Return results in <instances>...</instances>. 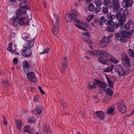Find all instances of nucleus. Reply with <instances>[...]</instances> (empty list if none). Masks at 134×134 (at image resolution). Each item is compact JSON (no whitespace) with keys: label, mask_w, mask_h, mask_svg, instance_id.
<instances>
[{"label":"nucleus","mask_w":134,"mask_h":134,"mask_svg":"<svg viewBox=\"0 0 134 134\" xmlns=\"http://www.w3.org/2000/svg\"><path fill=\"white\" fill-rule=\"evenodd\" d=\"M27 5L23 6V7H20L15 12L16 16L12 18L14 26L17 27L19 25H23L25 22V15H26V12L25 9L28 10L30 9V7Z\"/></svg>","instance_id":"nucleus-1"},{"label":"nucleus","mask_w":134,"mask_h":134,"mask_svg":"<svg viewBox=\"0 0 134 134\" xmlns=\"http://www.w3.org/2000/svg\"><path fill=\"white\" fill-rule=\"evenodd\" d=\"M107 61H104V59L102 58V57H100L98 58V60L100 63L105 65L108 64V62L111 61V62L115 64H117L119 61L117 60L115 57L111 55L109 52L108 53L106 57Z\"/></svg>","instance_id":"nucleus-2"},{"label":"nucleus","mask_w":134,"mask_h":134,"mask_svg":"<svg viewBox=\"0 0 134 134\" xmlns=\"http://www.w3.org/2000/svg\"><path fill=\"white\" fill-rule=\"evenodd\" d=\"M78 13V11L76 9H74L71 10L69 14L65 16V20L68 22H70L72 20H74L77 23H79V20L76 18V15Z\"/></svg>","instance_id":"nucleus-3"},{"label":"nucleus","mask_w":134,"mask_h":134,"mask_svg":"<svg viewBox=\"0 0 134 134\" xmlns=\"http://www.w3.org/2000/svg\"><path fill=\"white\" fill-rule=\"evenodd\" d=\"M53 20H52L54 28L53 29V32L54 35H57L58 32V29L59 27L60 19L59 16L57 14H54Z\"/></svg>","instance_id":"nucleus-4"},{"label":"nucleus","mask_w":134,"mask_h":134,"mask_svg":"<svg viewBox=\"0 0 134 134\" xmlns=\"http://www.w3.org/2000/svg\"><path fill=\"white\" fill-rule=\"evenodd\" d=\"M105 24L108 25L106 29V31L110 33H113L115 31V28L118 29L119 27V25L116 22H113L112 21H107Z\"/></svg>","instance_id":"nucleus-5"},{"label":"nucleus","mask_w":134,"mask_h":134,"mask_svg":"<svg viewBox=\"0 0 134 134\" xmlns=\"http://www.w3.org/2000/svg\"><path fill=\"white\" fill-rule=\"evenodd\" d=\"M128 13L127 10H125L124 11V14H121L119 13L116 15V17L117 19L119 20L118 21L119 25L123 26L124 24L126 21V15Z\"/></svg>","instance_id":"nucleus-6"},{"label":"nucleus","mask_w":134,"mask_h":134,"mask_svg":"<svg viewBox=\"0 0 134 134\" xmlns=\"http://www.w3.org/2000/svg\"><path fill=\"white\" fill-rule=\"evenodd\" d=\"M117 107L119 110L122 114L125 113L126 111V106L123 100H121L118 102Z\"/></svg>","instance_id":"nucleus-7"},{"label":"nucleus","mask_w":134,"mask_h":134,"mask_svg":"<svg viewBox=\"0 0 134 134\" xmlns=\"http://www.w3.org/2000/svg\"><path fill=\"white\" fill-rule=\"evenodd\" d=\"M115 71L118 74V75L120 76H124L125 75L126 72L121 65H119L116 66L114 68Z\"/></svg>","instance_id":"nucleus-8"},{"label":"nucleus","mask_w":134,"mask_h":134,"mask_svg":"<svg viewBox=\"0 0 134 134\" xmlns=\"http://www.w3.org/2000/svg\"><path fill=\"white\" fill-rule=\"evenodd\" d=\"M111 7L114 11H118L119 9L120 8L119 0H112L111 2Z\"/></svg>","instance_id":"nucleus-9"},{"label":"nucleus","mask_w":134,"mask_h":134,"mask_svg":"<svg viewBox=\"0 0 134 134\" xmlns=\"http://www.w3.org/2000/svg\"><path fill=\"white\" fill-rule=\"evenodd\" d=\"M27 75L29 80L31 82H35L37 79L35 74L32 72L27 73Z\"/></svg>","instance_id":"nucleus-10"},{"label":"nucleus","mask_w":134,"mask_h":134,"mask_svg":"<svg viewBox=\"0 0 134 134\" xmlns=\"http://www.w3.org/2000/svg\"><path fill=\"white\" fill-rule=\"evenodd\" d=\"M22 53L24 56L27 58L29 57L32 54L31 49L30 48L23 49L22 50Z\"/></svg>","instance_id":"nucleus-11"},{"label":"nucleus","mask_w":134,"mask_h":134,"mask_svg":"<svg viewBox=\"0 0 134 134\" xmlns=\"http://www.w3.org/2000/svg\"><path fill=\"white\" fill-rule=\"evenodd\" d=\"M22 64L24 72L27 73L29 71L31 67L29 63L26 60H25L23 62Z\"/></svg>","instance_id":"nucleus-12"},{"label":"nucleus","mask_w":134,"mask_h":134,"mask_svg":"<svg viewBox=\"0 0 134 134\" xmlns=\"http://www.w3.org/2000/svg\"><path fill=\"white\" fill-rule=\"evenodd\" d=\"M67 59L66 57H65L63 58V60L62 61V66L60 69L62 73H64L65 69L67 67Z\"/></svg>","instance_id":"nucleus-13"},{"label":"nucleus","mask_w":134,"mask_h":134,"mask_svg":"<svg viewBox=\"0 0 134 134\" xmlns=\"http://www.w3.org/2000/svg\"><path fill=\"white\" fill-rule=\"evenodd\" d=\"M96 55L97 56H102L103 58H106L108 52L107 51L99 50H96Z\"/></svg>","instance_id":"nucleus-14"},{"label":"nucleus","mask_w":134,"mask_h":134,"mask_svg":"<svg viewBox=\"0 0 134 134\" xmlns=\"http://www.w3.org/2000/svg\"><path fill=\"white\" fill-rule=\"evenodd\" d=\"M94 80L98 86L102 88L103 91H104L105 88L107 86L106 84L103 83L99 80L95 79Z\"/></svg>","instance_id":"nucleus-15"},{"label":"nucleus","mask_w":134,"mask_h":134,"mask_svg":"<svg viewBox=\"0 0 134 134\" xmlns=\"http://www.w3.org/2000/svg\"><path fill=\"white\" fill-rule=\"evenodd\" d=\"M95 114L96 116L101 120H103L105 118L104 112L102 111H97L95 112Z\"/></svg>","instance_id":"nucleus-16"},{"label":"nucleus","mask_w":134,"mask_h":134,"mask_svg":"<svg viewBox=\"0 0 134 134\" xmlns=\"http://www.w3.org/2000/svg\"><path fill=\"white\" fill-rule=\"evenodd\" d=\"M35 38H34L31 41L30 40H28L27 42L25 43L23 46L24 48H32L34 44V39Z\"/></svg>","instance_id":"nucleus-17"},{"label":"nucleus","mask_w":134,"mask_h":134,"mask_svg":"<svg viewBox=\"0 0 134 134\" xmlns=\"http://www.w3.org/2000/svg\"><path fill=\"white\" fill-rule=\"evenodd\" d=\"M133 2L131 0H124L122 4L124 7L128 8L129 6H131L133 4Z\"/></svg>","instance_id":"nucleus-18"},{"label":"nucleus","mask_w":134,"mask_h":134,"mask_svg":"<svg viewBox=\"0 0 134 134\" xmlns=\"http://www.w3.org/2000/svg\"><path fill=\"white\" fill-rule=\"evenodd\" d=\"M106 37L104 36L103 37V38L100 41L99 44V46L102 48L105 47L107 46V44L105 43V40Z\"/></svg>","instance_id":"nucleus-19"},{"label":"nucleus","mask_w":134,"mask_h":134,"mask_svg":"<svg viewBox=\"0 0 134 134\" xmlns=\"http://www.w3.org/2000/svg\"><path fill=\"white\" fill-rule=\"evenodd\" d=\"M107 16L108 20V21H112L113 22H114L113 20L116 17V16L115 15L110 14H108L107 15Z\"/></svg>","instance_id":"nucleus-20"},{"label":"nucleus","mask_w":134,"mask_h":134,"mask_svg":"<svg viewBox=\"0 0 134 134\" xmlns=\"http://www.w3.org/2000/svg\"><path fill=\"white\" fill-rule=\"evenodd\" d=\"M89 87L88 88L90 89H92L93 88H95L96 87V85L95 83L93 81L90 82L88 83Z\"/></svg>","instance_id":"nucleus-21"},{"label":"nucleus","mask_w":134,"mask_h":134,"mask_svg":"<svg viewBox=\"0 0 134 134\" xmlns=\"http://www.w3.org/2000/svg\"><path fill=\"white\" fill-rule=\"evenodd\" d=\"M109 86L111 88L114 87V83L112 81H111L107 76H106Z\"/></svg>","instance_id":"nucleus-22"},{"label":"nucleus","mask_w":134,"mask_h":134,"mask_svg":"<svg viewBox=\"0 0 134 134\" xmlns=\"http://www.w3.org/2000/svg\"><path fill=\"white\" fill-rule=\"evenodd\" d=\"M121 59L123 61L126 62H128L129 61L130 59L128 58L127 55L125 53L123 54L122 55L121 57Z\"/></svg>","instance_id":"nucleus-23"},{"label":"nucleus","mask_w":134,"mask_h":134,"mask_svg":"<svg viewBox=\"0 0 134 134\" xmlns=\"http://www.w3.org/2000/svg\"><path fill=\"white\" fill-rule=\"evenodd\" d=\"M108 21L105 20V18L103 16H102L101 17L99 21V24L102 25L103 24V23H104L105 24V23H107Z\"/></svg>","instance_id":"nucleus-24"},{"label":"nucleus","mask_w":134,"mask_h":134,"mask_svg":"<svg viewBox=\"0 0 134 134\" xmlns=\"http://www.w3.org/2000/svg\"><path fill=\"white\" fill-rule=\"evenodd\" d=\"M16 123L17 125V128L19 130H20L21 127V121L20 120H16Z\"/></svg>","instance_id":"nucleus-25"},{"label":"nucleus","mask_w":134,"mask_h":134,"mask_svg":"<svg viewBox=\"0 0 134 134\" xmlns=\"http://www.w3.org/2000/svg\"><path fill=\"white\" fill-rule=\"evenodd\" d=\"M121 37H129L128 33L126 31L123 30L120 32Z\"/></svg>","instance_id":"nucleus-26"},{"label":"nucleus","mask_w":134,"mask_h":134,"mask_svg":"<svg viewBox=\"0 0 134 134\" xmlns=\"http://www.w3.org/2000/svg\"><path fill=\"white\" fill-rule=\"evenodd\" d=\"M106 94L109 96H111L113 95V92L111 89L108 88L106 90Z\"/></svg>","instance_id":"nucleus-27"},{"label":"nucleus","mask_w":134,"mask_h":134,"mask_svg":"<svg viewBox=\"0 0 134 134\" xmlns=\"http://www.w3.org/2000/svg\"><path fill=\"white\" fill-rule=\"evenodd\" d=\"M96 5L97 7H100L102 4V1L99 0H97L95 2Z\"/></svg>","instance_id":"nucleus-28"},{"label":"nucleus","mask_w":134,"mask_h":134,"mask_svg":"<svg viewBox=\"0 0 134 134\" xmlns=\"http://www.w3.org/2000/svg\"><path fill=\"white\" fill-rule=\"evenodd\" d=\"M94 6L92 3L90 4L88 7V10L90 11H93L94 10Z\"/></svg>","instance_id":"nucleus-29"},{"label":"nucleus","mask_w":134,"mask_h":134,"mask_svg":"<svg viewBox=\"0 0 134 134\" xmlns=\"http://www.w3.org/2000/svg\"><path fill=\"white\" fill-rule=\"evenodd\" d=\"M111 0H104L103 4L104 6H107L110 3Z\"/></svg>","instance_id":"nucleus-30"},{"label":"nucleus","mask_w":134,"mask_h":134,"mask_svg":"<svg viewBox=\"0 0 134 134\" xmlns=\"http://www.w3.org/2000/svg\"><path fill=\"white\" fill-rule=\"evenodd\" d=\"M102 11L104 14H107L108 12V8L107 7H103L102 8Z\"/></svg>","instance_id":"nucleus-31"},{"label":"nucleus","mask_w":134,"mask_h":134,"mask_svg":"<svg viewBox=\"0 0 134 134\" xmlns=\"http://www.w3.org/2000/svg\"><path fill=\"white\" fill-rule=\"evenodd\" d=\"M37 114H40L41 113L42 111L43 110V108L42 107L38 106L37 107Z\"/></svg>","instance_id":"nucleus-32"},{"label":"nucleus","mask_w":134,"mask_h":134,"mask_svg":"<svg viewBox=\"0 0 134 134\" xmlns=\"http://www.w3.org/2000/svg\"><path fill=\"white\" fill-rule=\"evenodd\" d=\"M128 53L130 56L134 57V52L132 50L129 49L128 50Z\"/></svg>","instance_id":"nucleus-33"},{"label":"nucleus","mask_w":134,"mask_h":134,"mask_svg":"<svg viewBox=\"0 0 134 134\" xmlns=\"http://www.w3.org/2000/svg\"><path fill=\"white\" fill-rule=\"evenodd\" d=\"M121 37L120 39V42H126L127 41V37Z\"/></svg>","instance_id":"nucleus-34"},{"label":"nucleus","mask_w":134,"mask_h":134,"mask_svg":"<svg viewBox=\"0 0 134 134\" xmlns=\"http://www.w3.org/2000/svg\"><path fill=\"white\" fill-rule=\"evenodd\" d=\"M75 25L79 28L85 31H87V30L86 29V28H85L83 26H81V25H79L77 24H75Z\"/></svg>","instance_id":"nucleus-35"},{"label":"nucleus","mask_w":134,"mask_h":134,"mask_svg":"<svg viewBox=\"0 0 134 134\" xmlns=\"http://www.w3.org/2000/svg\"><path fill=\"white\" fill-rule=\"evenodd\" d=\"M19 1H20L21 2L19 4V7H23V4H24L23 3H26L27 2L28 0H18Z\"/></svg>","instance_id":"nucleus-36"},{"label":"nucleus","mask_w":134,"mask_h":134,"mask_svg":"<svg viewBox=\"0 0 134 134\" xmlns=\"http://www.w3.org/2000/svg\"><path fill=\"white\" fill-rule=\"evenodd\" d=\"M49 48L48 47L46 48L43 52H40L39 54L41 55L43 54L47 53L49 50Z\"/></svg>","instance_id":"nucleus-37"},{"label":"nucleus","mask_w":134,"mask_h":134,"mask_svg":"<svg viewBox=\"0 0 134 134\" xmlns=\"http://www.w3.org/2000/svg\"><path fill=\"white\" fill-rule=\"evenodd\" d=\"M114 109L112 108H111L108 109L107 113L108 114H110L112 113L114 111Z\"/></svg>","instance_id":"nucleus-38"},{"label":"nucleus","mask_w":134,"mask_h":134,"mask_svg":"<svg viewBox=\"0 0 134 134\" xmlns=\"http://www.w3.org/2000/svg\"><path fill=\"white\" fill-rule=\"evenodd\" d=\"M94 17L93 15H89L87 19V21L88 22H90L93 18Z\"/></svg>","instance_id":"nucleus-39"},{"label":"nucleus","mask_w":134,"mask_h":134,"mask_svg":"<svg viewBox=\"0 0 134 134\" xmlns=\"http://www.w3.org/2000/svg\"><path fill=\"white\" fill-rule=\"evenodd\" d=\"M3 86L5 87H8L9 85V83L8 81H3Z\"/></svg>","instance_id":"nucleus-40"},{"label":"nucleus","mask_w":134,"mask_h":134,"mask_svg":"<svg viewBox=\"0 0 134 134\" xmlns=\"http://www.w3.org/2000/svg\"><path fill=\"white\" fill-rule=\"evenodd\" d=\"M30 127V126L29 125L26 126L24 129V131L25 132H29L28 130H29Z\"/></svg>","instance_id":"nucleus-41"},{"label":"nucleus","mask_w":134,"mask_h":134,"mask_svg":"<svg viewBox=\"0 0 134 134\" xmlns=\"http://www.w3.org/2000/svg\"><path fill=\"white\" fill-rule=\"evenodd\" d=\"M130 26L129 24L127 23L126 24L124 25V29L127 30H128L130 29Z\"/></svg>","instance_id":"nucleus-42"},{"label":"nucleus","mask_w":134,"mask_h":134,"mask_svg":"<svg viewBox=\"0 0 134 134\" xmlns=\"http://www.w3.org/2000/svg\"><path fill=\"white\" fill-rule=\"evenodd\" d=\"M101 8L100 7H96L95 8V10L96 12H98L101 10Z\"/></svg>","instance_id":"nucleus-43"},{"label":"nucleus","mask_w":134,"mask_h":134,"mask_svg":"<svg viewBox=\"0 0 134 134\" xmlns=\"http://www.w3.org/2000/svg\"><path fill=\"white\" fill-rule=\"evenodd\" d=\"M38 88L39 89L40 92L42 94H45L42 88L40 86H38Z\"/></svg>","instance_id":"nucleus-44"},{"label":"nucleus","mask_w":134,"mask_h":134,"mask_svg":"<svg viewBox=\"0 0 134 134\" xmlns=\"http://www.w3.org/2000/svg\"><path fill=\"white\" fill-rule=\"evenodd\" d=\"M34 118H29L28 120V122L30 123L34 122Z\"/></svg>","instance_id":"nucleus-45"},{"label":"nucleus","mask_w":134,"mask_h":134,"mask_svg":"<svg viewBox=\"0 0 134 134\" xmlns=\"http://www.w3.org/2000/svg\"><path fill=\"white\" fill-rule=\"evenodd\" d=\"M18 62V58H14L13 59V62L15 64H16Z\"/></svg>","instance_id":"nucleus-46"},{"label":"nucleus","mask_w":134,"mask_h":134,"mask_svg":"<svg viewBox=\"0 0 134 134\" xmlns=\"http://www.w3.org/2000/svg\"><path fill=\"white\" fill-rule=\"evenodd\" d=\"M96 50H94L93 52H90V54L92 56H94L96 55Z\"/></svg>","instance_id":"nucleus-47"},{"label":"nucleus","mask_w":134,"mask_h":134,"mask_svg":"<svg viewBox=\"0 0 134 134\" xmlns=\"http://www.w3.org/2000/svg\"><path fill=\"white\" fill-rule=\"evenodd\" d=\"M134 30H130L128 32V34L129 36V37H130L131 35L132 34V33L134 32Z\"/></svg>","instance_id":"nucleus-48"},{"label":"nucleus","mask_w":134,"mask_h":134,"mask_svg":"<svg viewBox=\"0 0 134 134\" xmlns=\"http://www.w3.org/2000/svg\"><path fill=\"white\" fill-rule=\"evenodd\" d=\"M83 35L88 37H90V35L89 33L88 32H85L83 34Z\"/></svg>","instance_id":"nucleus-49"},{"label":"nucleus","mask_w":134,"mask_h":134,"mask_svg":"<svg viewBox=\"0 0 134 134\" xmlns=\"http://www.w3.org/2000/svg\"><path fill=\"white\" fill-rule=\"evenodd\" d=\"M30 36L28 35H25L23 36V38L26 40H27V39H28Z\"/></svg>","instance_id":"nucleus-50"},{"label":"nucleus","mask_w":134,"mask_h":134,"mask_svg":"<svg viewBox=\"0 0 134 134\" xmlns=\"http://www.w3.org/2000/svg\"><path fill=\"white\" fill-rule=\"evenodd\" d=\"M38 96L37 95H36L34 97V101L36 102H37L38 101Z\"/></svg>","instance_id":"nucleus-51"},{"label":"nucleus","mask_w":134,"mask_h":134,"mask_svg":"<svg viewBox=\"0 0 134 134\" xmlns=\"http://www.w3.org/2000/svg\"><path fill=\"white\" fill-rule=\"evenodd\" d=\"M13 45V43L11 42L9 43L8 47V48H10V49H12V48Z\"/></svg>","instance_id":"nucleus-52"},{"label":"nucleus","mask_w":134,"mask_h":134,"mask_svg":"<svg viewBox=\"0 0 134 134\" xmlns=\"http://www.w3.org/2000/svg\"><path fill=\"white\" fill-rule=\"evenodd\" d=\"M11 52L12 53H14V54H18V55L19 54L16 51L15 49L14 50H13V49L12 51Z\"/></svg>","instance_id":"nucleus-53"},{"label":"nucleus","mask_w":134,"mask_h":134,"mask_svg":"<svg viewBox=\"0 0 134 134\" xmlns=\"http://www.w3.org/2000/svg\"><path fill=\"white\" fill-rule=\"evenodd\" d=\"M115 35L116 37L117 38H119L120 37V34L118 33L115 34Z\"/></svg>","instance_id":"nucleus-54"},{"label":"nucleus","mask_w":134,"mask_h":134,"mask_svg":"<svg viewBox=\"0 0 134 134\" xmlns=\"http://www.w3.org/2000/svg\"><path fill=\"white\" fill-rule=\"evenodd\" d=\"M86 43L91 44L92 43V42L90 39L88 38Z\"/></svg>","instance_id":"nucleus-55"},{"label":"nucleus","mask_w":134,"mask_h":134,"mask_svg":"<svg viewBox=\"0 0 134 134\" xmlns=\"http://www.w3.org/2000/svg\"><path fill=\"white\" fill-rule=\"evenodd\" d=\"M3 123L5 125H6L7 124V122L6 120V119H4L3 120Z\"/></svg>","instance_id":"nucleus-56"},{"label":"nucleus","mask_w":134,"mask_h":134,"mask_svg":"<svg viewBox=\"0 0 134 134\" xmlns=\"http://www.w3.org/2000/svg\"><path fill=\"white\" fill-rule=\"evenodd\" d=\"M110 71H109V67L107 68L106 69L104 70V72H108Z\"/></svg>","instance_id":"nucleus-57"},{"label":"nucleus","mask_w":134,"mask_h":134,"mask_svg":"<svg viewBox=\"0 0 134 134\" xmlns=\"http://www.w3.org/2000/svg\"><path fill=\"white\" fill-rule=\"evenodd\" d=\"M61 103L63 107V108H64V106H65V102L63 100H62L61 102Z\"/></svg>","instance_id":"nucleus-58"},{"label":"nucleus","mask_w":134,"mask_h":134,"mask_svg":"<svg viewBox=\"0 0 134 134\" xmlns=\"http://www.w3.org/2000/svg\"><path fill=\"white\" fill-rule=\"evenodd\" d=\"M88 38L85 37H84L83 38L82 40L85 43H86V42L88 40Z\"/></svg>","instance_id":"nucleus-59"},{"label":"nucleus","mask_w":134,"mask_h":134,"mask_svg":"<svg viewBox=\"0 0 134 134\" xmlns=\"http://www.w3.org/2000/svg\"><path fill=\"white\" fill-rule=\"evenodd\" d=\"M113 34H109V35L107 36V38H112L113 36Z\"/></svg>","instance_id":"nucleus-60"},{"label":"nucleus","mask_w":134,"mask_h":134,"mask_svg":"<svg viewBox=\"0 0 134 134\" xmlns=\"http://www.w3.org/2000/svg\"><path fill=\"white\" fill-rule=\"evenodd\" d=\"M94 22L96 23H97L99 21L97 19H95L94 20Z\"/></svg>","instance_id":"nucleus-61"},{"label":"nucleus","mask_w":134,"mask_h":134,"mask_svg":"<svg viewBox=\"0 0 134 134\" xmlns=\"http://www.w3.org/2000/svg\"><path fill=\"white\" fill-rule=\"evenodd\" d=\"M110 38H108L107 37V40L106 43H109V42H110Z\"/></svg>","instance_id":"nucleus-62"},{"label":"nucleus","mask_w":134,"mask_h":134,"mask_svg":"<svg viewBox=\"0 0 134 134\" xmlns=\"http://www.w3.org/2000/svg\"><path fill=\"white\" fill-rule=\"evenodd\" d=\"M127 62L126 64L127 66H130L131 65V64L129 62V61L128 62Z\"/></svg>","instance_id":"nucleus-63"},{"label":"nucleus","mask_w":134,"mask_h":134,"mask_svg":"<svg viewBox=\"0 0 134 134\" xmlns=\"http://www.w3.org/2000/svg\"><path fill=\"white\" fill-rule=\"evenodd\" d=\"M16 0H10V2L12 3H14L16 2Z\"/></svg>","instance_id":"nucleus-64"}]
</instances>
